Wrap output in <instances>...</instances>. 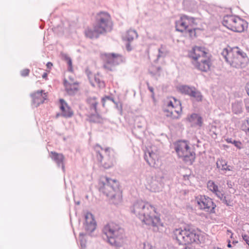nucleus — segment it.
<instances>
[{"mask_svg":"<svg viewBox=\"0 0 249 249\" xmlns=\"http://www.w3.org/2000/svg\"><path fill=\"white\" fill-rule=\"evenodd\" d=\"M130 211L146 225L152 226L157 231L161 225L160 219L157 215L155 207L150 203L142 200L134 202L130 207Z\"/></svg>","mask_w":249,"mask_h":249,"instance_id":"obj_1","label":"nucleus"},{"mask_svg":"<svg viewBox=\"0 0 249 249\" xmlns=\"http://www.w3.org/2000/svg\"><path fill=\"white\" fill-rule=\"evenodd\" d=\"M113 23L109 13L100 12L96 16L93 28H88L85 31V36L89 38H98L101 34L112 30Z\"/></svg>","mask_w":249,"mask_h":249,"instance_id":"obj_2","label":"nucleus"},{"mask_svg":"<svg viewBox=\"0 0 249 249\" xmlns=\"http://www.w3.org/2000/svg\"><path fill=\"white\" fill-rule=\"evenodd\" d=\"M103 232L107 237V242L116 249L123 247L126 244L124 230L118 224L109 223L104 227Z\"/></svg>","mask_w":249,"mask_h":249,"instance_id":"obj_3","label":"nucleus"},{"mask_svg":"<svg viewBox=\"0 0 249 249\" xmlns=\"http://www.w3.org/2000/svg\"><path fill=\"white\" fill-rule=\"evenodd\" d=\"M221 55L231 66L236 68L245 67L248 62L246 53L238 47L225 48L221 53Z\"/></svg>","mask_w":249,"mask_h":249,"instance_id":"obj_4","label":"nucleus"},{"mask_svg":"<svg viewBox=\"0 0 249 249\" xmlns=\"http://www.w3.org/2000/svg\"><path fill=\"white\" fill-rule=\"evenodd\" d=\"M189 55L193 59L192 63L197 69L202 71L209 70L211 63L204 48L196 46L189 53Z\"/></svg>","mask_w":249,"mask_h":249,"instance_id":"obj_5","label":"nucleus"},{"mask_svg":"<svg viewBox=\"0 0 249 249\" xmlns=\"http://www.w3.org/2000/svg\"><path fill=\"white\" fill-rule=\"evenodd\" d=\"M94 150L97 160L104 168L108 169L113 166L114 159L112 149L96 144Z\"/></svg>","mask_w":249,"mask_h":249,"instance_id":"obj_6","label":"nucleus"},{"mask_svg":"<svg viewBox=\"0 0 249 249\" xmlns=\"http://www.w3.org/2000/svg\"><path fill=\"white\" fill-rule=\"evenodd\" d=\"M222 24L228 29L236 32H242L247 27V23L246 21L233 15L224 16Z\"/></svg>","mask_w":249,"mask_h":249,"instance_id":"obj_7","label":"nucleus"},{"mask_svg":"<svg viewBox=\"0 0 249 249\" xmlns=\"http://www.w3.org/2000/svg\"><path fill=\"white\" fill-rule=\"evenodd\" d=\"M175 150L178 156L183 158L188 164H192L195 159V153L186 141H179L176 144Z\"/></svg>","mask_w":249,"mask_h":249,"instance_id":"obj_8","label":"nucleus"},{"mask_svg":"<svg viewBox=\"0 0 249 249\" xmlns=\"http://www.w3.org/2000/svg\"><path fill=\"white\" fill-rule=\"evenodd\" d=\"M181 111L180 102L174 98L167 102L166 108L164 109V111L167 113L166 115L174 119L178 118Z\"/></svg>","mask_w":249,"mask_h":249,"instance_id":"obj_9","label":"nucleus"},{"mask_svg":"<svg viewBox=\"0 0 249 249\" xmlns=\"http://www.w3.org/2000/svg\"><path fill=\"white\" fill-rule=\"evenodd\" d=\"M175 24L176 30L180 32H185L190 27L197 25L195 18L185 15H181Z\"/></svg>","mask_w":249,"mask_h":249,"instance_id":"obj_10","label":"nucleus"},{"mask_svg":"<svg viewBox=\"0 0 249 249\" xmlns=\"http://www.w3.org/2000/svg\"><path fill=\"white\" fill-rule=\"evenodd\" d=\"M196 200L198 209L205 212L213 213L216 205H214L212 199L205 196H197Z\"/></svg>","mask_w":249,"mask_h":249,"instance_id":"obj_11","label":"nucleus"},{"mask_svg":"<svg viewBox=\"0 0 249 249\" xmlns=\"http://www.w3.org/2000/svg\"><path fill=\"white\" fill-rule=\"evenodd\" d=\"M105 179L106 181L104 183L102 191L107 196L111 198L114 197L116 195L114 192L118 189L119 183L116 180L107 177Z\"/></svg>","mask_w":249,"mask_h":249,"instance_id":"obj_12","label":"nucleus"},{"mask_svg":"<svg viewBox=\"0 0 249 249\" xmlns=\"http://www.w3.org/2000/svg\"><path fill=\"white\" fill-rule=\"evenodd\" d=\"M106 63L104 67L109 71L113 70V67L117 65L123 61L122 55L116 53H107L105 54Z\"/></svg>","mask_w":249,"mask_h":249,"instance_id":"obj_13","label":"nucleus"},{"mask_svg":"<svg viewBox=\"0 0 249 249\" xmlns=\"http://www.w3.org/2000/svg\"><path fill=\"white\" fill-rule=\"evenodd\" d=\"M147 183L149 190L153 192H159L163 187L162 178L157 176L152 177L149 178Z\"/></svg>","mask_w":249,"mask_h":249,"instance_id":"obj_14","label":"nucleus"},{"mask_svg":"<svg viewBox=\"0 0 249 249\" xmlns=\"http://www.w3.org/2000/svg\"><path fill=\"white\" fill-rule=\"evenodd\" d=\"M189 228L176 229L173 231V237L179 245H185L187 234Z\"/></svg>","mask_w":249,"mask_h":249,"instance_id":"obj_15","label":"nucleus"},{"mask_svg":"<svg viewBox=\"0 0 249 249\" xmlns=\"http://www.w3.org/2000/svg\"><path fill=\"white\" fill-rule=\"evenodd\" d=\"M33 105L37 107L40 104H43L47 98V93L44 90H37L31 94Z\"/></svg>","mask_w":249,"mask_h":249,"instance_id":"obj_16","label":"nucleus"},{"mask_svg":"<svg viewBox=\"0 0 249 249\" xmlns=\"http://www.w3.org/2000/svg\"><path fill=\"white\" fill-rule=\"evenodd\" d=\"M144 158L150 166L154 167H158V162H159L158 157L155 152L148 150L145 152Z\"/></svg>","mask_w":249,"mask_h":249,"instance_id":"obj_17","label":"nucleus"},{"mask_svg":"<svg viewBox=\"0 0 249 249\" xmlns=\"http://www.w3.org/2000/svg\"><path fill=\"white\" fill-rule=\"evenodd\" d=\"M85 229L89 232H91L94 231L96 228V222L94 219L93 215L90 213H87L85 216Z\"/></svg>","mask_w":249,"mask_h":249,"instance_id":"obj_18","label":"nucleus"},{"mask_svg":"<svg viewBox=\"0 0 249 249\" xmlns=\"http://www.w3.org/2000/svg\"><path fill=\"white\" fill-rule=\"evenodd\" d=\"M193 243H196V244H198L199 243V234L195 230L189 228L185 245L190 244Z\"/></svg>","mask_w":249,"mask_h":249,"instance_id":"obj_19","label":"nucleus"},{"mask_svg":"<svg viewBox=\"0 0 249 249\" xmlns=\"http://www.w3.org/2000/svg\"><path fill=\"white\" fill-rule=\"evenodd\" d=\"M51 157L52 160L57 164L58 167H61L63 171L65 170L64 160L65 157L62 154L57 153L55 152H51Z\"/></svg>","mask_w":249,"mask_h":249,"instance_id":"obj_20","label":"nucleus"},{"mask_svg":"<svg viewBox=\"0 0 249 249\" xmlns=\"http://www.w3.org/2000/svg\"><path fill=\"white\" fill-rule=\"evenodd\" d=\"M60 109L62 115L65 118H70L73 115V111L63 99L60 100Z\"/></svg>","mask_w":249,"mask_h":249,"instance_id":"obj_21","label":"nucleus"},{"mask_svg":"<svg viewBox=\"0 0 249 249\" xmlns=\"http://www.w3.org/2000/svg\"><path fill=\"white\" fill-rule=\"evenodd\" d=\"M64 84L65 87V89L69 94H73L77 91L78 86L76 82H73L72 80L69 82L66 80H65L64 81Z\"/></svg>","mask_w":249,"mask_h":249,"instance_id":"obj_22","label":"nucleus"},{"mask_svg":"<svg viewBox=\"0 0 249 249\" xmlns=\"http://www.w3.org/2000/svg\"><path fill=\"white\" fill-rule=\"evenodd\" d=\"M189 121L192 125L201 126L203 124L202 118L197 114H192L188 118Z\"/></svg>","mask_w":249,"mask_h":249,"instance_id":"obj_23","label":"nucleus"},{"mask_svg":"<svg viewBox=\"0 0 249 249\" xmlns=\"http://www.w3.org/2000/svg\"><path fill=\"white\" fill-rule=\"evenodd\" d=\"M138 37V34L135 30H129L124 37V40H127L129 42L132 41L134 38Z\"/></svg>","mask_w":249,"mask_h":249,"instance_id":"obj_24","label":"nucleus"},{"mask_svg":"<svg viewBox=\"0 0 249 249\" xmlns=\"http://www.w3.org/2000/svg\"><path fill=\"white\" fill-rule=\"evenodd\" d=\"M194 88V87H190L186 85H181L178 87V89L181 93L189 96L192 94Z\"/></svg>","mask_w":249,"mask_h":249,"instance_id":"obj_25","label":"nucleus"},{"mask_svg":"<svg viewBox=\"0 0 249 249\" xmlns=\"http://www.w3.org/2000/svg\"><path fill=\"white\" fill-rule=\"evenodd\" d=\"M207 187L209 190L213 192L216 196L218 195V186L212 180H209L207 183Z\"/></svg>","mask_w":249,"mask_h":249,"instance_id":"obj_26","label":"nucleus"},{"mask_svg":"<svg viewBox=\"0 0 249 249\" xmlns=\"http://www.w3.org/2000/svg\"><path fill=\"white\" fill-rule=\"evenodd\" d=\"M232 111L235 114L240 113L242 111V103L235 102L232 104Z\"/></svg>","mask_w":249,"mask_h":249,"instance_id":"obj_27","label":"nucleus"},{"mask_svg":"<svg viewBox=\"0 0 249 249\" xmlns=\"http://www.w3.org/2000/svg\"><path fill=\"white\" fill-rule=\"evenodd\" d=\"M190 96L193 97L196 101L198 102L201 101L202 100V95L201 92L196 90L195 88H194Z\"/></svg>","mask_w":249,"mask_h":249,"instance_id":"obj_28","label":"nucleus"},{"mask_svg":"<svg viewBox=\"0 0 249 249\" xmlns=\"http://www.w3.org/2000/svg\"><path fill=\"white\" fill-rule=\"evenodd\" d=\"M196 25L193 27H190L185 32L191 37L194 38L196 37V30L197 28L195 27Z\"/></svg>","mask_w":249,"mask_h":249,"instance_id":"obj_29","label":"nucleus"},{"mask_svg":"<svg viewBox=\"0 0 249 249\" xmlns=\"http://www.w3.org/2000/svg\"><path fill=\"white\" fill-rule=\"evenodd\" d=\"M94 81L95 84H96L97 86L100 88H104L105 87L104 82L100 79V77L99 74L94 76Z\"/></svg>","mask_w":249,"mask_h":249,"instance_id":"obj_30","label":"nucleus"},{"mask_svg":"<svg viewBox=\"0 0 249 249\" xmlns=\"http://www.w3.org/2000/svg\"><path fill=\"white\" fill-rule=\"evenodd\" d=\"M167 53V51L165 48V46L161 45L159 49V54L158 57H164Z\"/></svg>","mask_w":249,"mask_h":249,"instance_id":"obj_31","label":"nucleus"},{"mask_svg":"<svg viewBox=\"0 0 249 249\" xmlns=\"http://www.w3.org/2000/svg\"><path fill=\"white\" fill-rule=\"evenodd\" d=\"M241 128L245 131L247 134L249 135V118L244 122L241 126Z\"/></svg>","mask_w":249,"mask_h":249,"instance_id":"obj_32","label":"nucleus"},{"mask_svg":"<svg viewBox=\"0 0 249 249\" xmlns=\"http://www.w3.org/2000/svg\"><path fill=\"white\" fill-rule=\"evenodd\" d=\"M88 102L90 105L91 107L95 111L96 110V107L97 105V102L95 98H90L88 100Z\"/></svg>","mask_w":249,"mask_h":249,"instance_id":"obj_33","label":"nucleus"},{"mask_svg":"<svg viewBox=\"0 0 249 249\" xmlns=\"http://www.w3.org/2000/svg\"><path fill=\"white\" fill-rule=\"evenodd\" d=\"M227 141L229 142L233 143L234 145L239 149L244 148L242 143L240 142L234 141L232 142L231 139L230 140H228Z\"/></svg>","mask_w":249,"mask_h":249,"instance_id":"obj_34","label":"nucleus"},{"mask_svg":"<svg viewBox=\"0 0 249 249\" xmlns=\"http://www.w3.org/2000/svg\"><path fill=\"white\" fill-rule=\"evenodd\" d=\"M220 199L225 204H226L227 206H232V203L231 201H230V200H227L226 199V197L224 196V197H222L221 198H220Z\"/></svg>","mask_w":249,"mask_h":249,"instance_id":"obj_35","label":"nucleus"},{"mask_svg":"<svg viewBox=\"0 0 249 249\" xmlns=\"http://www.w3.org/2000/svg\"><path fill=\"white\" fill-rule=\"evenodd\" d=\"M30 72V70L28 69H25L22 70L20 71V74L22 76L25 77L29 75Z\"/></svg>","mask_w":249,"mask_h":249,"instance_id":"obj_36","label":"nucleus"},{"mask_svg":"<svg viewBox=\"0 0 249 249\" xmlns=\"http://www.w3.org/2000/svg\"><path fill=\"white\" fill-rule=\"evenodd\" d=\"M146 84H147V87H148V89L149 90V91L152 93V95H151L152 98L153 99H154L155 94H154V89H153V88H152V87L150 86L149 83L147 82Z\"/></svg>","mask_w":249,"mask_h":249,"instance_id":"obj_37","label":"nucleus"},{"mask_svg":"<svg viewBox=\"0 0 249 249\" xmlns=\"http://www.w3.org/2000/svg\"><path fill=\"white\" fill-rule=\"evenodd\" d=\"M68 70L69 71H72V61L71 58H68Z\"/></svg>","mask_w":249,"mask_h":249,"instance_id":"obj_38","label":"nucleus"},{"mask_svg":"<svg viewBox=\"0 0 249 249\" xmlns=\"http://www.w3.org/2000/svg\"><path fill=\"white\" fill-rule=\"evenodd\" d=\"M242 237L243 239L249 246V236L246 234H242Z\"/></svg>","mask_w":249,"mask_h":249,"instance_id":"obj_39","label":"nucleus"},{"mask_svg":"<svg viewBox=\"0 0 249 249\" xmlns=\"http://www.w3.org/2000/svg\"><path fill=\"white\" fill-rule=\"evenodd\" d=\"M221 170L223 171H230L231 169L230 168V166H227V164L225 163V164H222Z\"/></svg>","mask_w":249,"mask_h":249,"instance_id":"obj_40","label":"nucleus"},{"mask_svg":"<svg viewBox=\"0 0 249 249\" xmlns=\"http://www.w3.org/2000/svg\"><path fill=\"white\" fill-rule=\"evenodd\" d=\"M143 249H153V248L149 243H144L143 245Z\"/></svg>","mask_w":249,"mask_h":249,"instance_id":"obj_41","label":"nucleus"},{"mask_svg":"<svg viewBox=\"0 0 249 249\" xmlns=\"http://www.w3.org/2000/svg\"><path fill=\"white\" fill-rule=\"evenodd\" d=\"M126 48L128 51H130L132 50V48L129 43L126 44Z\"/></svg>","mask_w":249,"mask_h":249,"instance_id":"obj_42","label":"nucleus"},{"mask_svg":"<svg viewBox=\"0 0 249 249\" xmlns=\"http://www.w3.org/2000/svg\"><path fill=\"white\" fill-rule=\"evenodd\" d=\"M53 66V64L51 62H48L46 64V67L48 69H51Z\"/></svg>","mask_w":249,"mask_h":249,"instance_id":"obj_43","label":"nucleus"},{"mask_svg":"<svg viewBox=\"0 0 249 249\" xmlns=\"http://www.w3.org/2000/svg\"><path fill=\"white\" fill-rule=\"evenodd\" d=\"M47 76H48V74L47 72H44V73L42 74V78L45 79H47Z\"/></svg>","mask_w":249,"mask_h":249,"instance_id":"obj_44","label":"nucleus"},{"mask_svg":"<svg viewBox=\"0 0 249 249\" xmlns=\"http://www.w3.org/2000/svg\"><path fill=\"white\" fill-rule=\"evenodd\" d=\"M246 88V90H247V93L249 96V83H247Z\"/></svg>","mask_w":249,"mask_h":249,"instance_id":"obj_45","label":"nucleus"},{"mask_svg":"<svg viewBox=\"0 0 249 249\" xmlns=\"http://www.w3.org/2000/svg\"><path fill=\"white\" fill-rule=\"evenodd\" d=\"M246 107L247 111L249 112V104L248 103H246Z\"/></svg>","mask_w":249,"mask_h":249,"instance_id":"obj_46","label":"nucleus"},{"mask_svg":"<svg viewBox=\"0 0 249 249\" xmlns=\"http://www.w3.org/2000/svg\"><path fill=\"white\" fill-rule=\"evenodd\" d=\"M86 73L87 74V75H88V76L89 78H90V77H89V74H90V72L88 70H87L86 71Z\"/></svg>","mask_w":249,"mask_h":249,"instance_id":"obj_47","label":"nucleus"},{"mask_svg":"<svg viewBox=\"0 0 249 249\" xmlns=\"http://www.w3.org/2000/svg\"><path fill=\"white\" fill-rule=\"evenodd\" d=\"M245 153L247 155H249V149H246V151H245Z\"/></svg>","mask_w":249,"mask_h":249,"instance_id":"obj_48","label":"nucleus"},{"mask_svg":"<svg viewBox=\"0 0 249 249\" xmlns=\"http://www.w3.org/2000/svg\"><path fill=\"white\" fill-rule=\"evenodd\" d=\"M227 184H228V187L229 188H231L232 187V185H231V183H230L229 182H228Z\"/></svg>","mask_w":249,"mask_h":249,"instance_id":"obj_49","label":"nucleus"},{"mask_svg":"<svg viewBox=\"0 0 249 249\" xmlns=\"http://www.w3.org/2000/svg\"><path fill=\"white\" fill-rule=\"evenodd\" d=\"M227 246H228L229 248H231V243H230V241L229 242V243H228V244Z\"/></svg>","mask_w":249,"mask_h":249,"instance_id":"obj_50","label":"nucleus"},{"mask_svg":"<svg viewBox=\"0 0 249 249\" xmlns=\"http://www.w3.org/2000/svg\"><path fill=\"white\" fill-rule=\"evenodd\" d=\"M237 243V241H233V242H232V244H236Z\"/></svg>","mask_w":249,"mask_h":249,"instance_id":"obj_51","label":"nucleus"},{"mask_svg":"<svg viewBox=\"0 0 249 249\" xmlns=\"http://www.w3.org/2000/svg\"><path fill=\"white\" fill-rule=\"evenodd\" d=\"M104 100H105V99L104 98H103L102 99V102H103V105H104Z\"/></svg>","mask_w":249,"mask_h":249,"instance_id":"obj_52","label":"nucleus"},{"mask_svg":"<svg viewBox=\"0 0 249 249\" xmlns=\"http://www.w3.org/2000/svg\"><path fill=\"white\" fill-rule=\"evenodd\" d=\"M216 165L217 167H218V160L216 161Z\"/></svg>","mask_w":249,"mask_h":249,"instance_id":"obj_53","label":"nucleus"},{"mask_svg":"<svg viewBox=\"0 0 249 249\" xmlns=\"http://www.w3.org/2000/svg\"><path fill=\"white\" fill-rule=\"evenodd\" d=\"M106 99H110V98H109V97H106Z\"/></svg>","mask_w":249,"mask_h":249,"instance_id":"obj_54","label":"nucleus"},{"mask_svg":"<svg viewBox=\"0 0 249 249\" xmlns=\"http://www.w3.org/2000/svg\"><path fill=\"white\" fill-rule=\"evenodd\" d=\"M227 232H230V233H231V232L229 230H227Z\"/></svg>","mask_w":249,"mask_h":249,"instance_id":"obj_55","label":"nucleus"},{"mask_svg":"<svg viewBox=\"0 0 249 249\" xmlns=\"http://www.w3.org/2000/svg\"><path fill=\"white\" fill-rule=\"evenodd\" d=\"M232 234L231 235V238H232Z\"/></svg>","mask_w":249,"mask_h":249,"instance_id":"obj_56","label":"nucleus"}]
</instances>
